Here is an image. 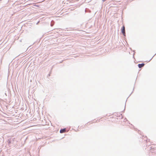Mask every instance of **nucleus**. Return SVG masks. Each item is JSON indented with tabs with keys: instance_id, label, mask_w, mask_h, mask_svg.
<instances>
[{
	"instance_id": "f257e3e1",
	"label": "nucleus",
	"mask_w": 156,
	"mask_h": 156,
	"mask_svg": "<svg viewBox=\"0 0 156 156\" xmlns=\"http://www.w3.org/2000/svg\"><path fill=\"white\" fill-rule=\"evenodd\" d=\"M121 31L122 33L125 36V27L124 26H123L122 29L121 30Z\"/></svg>"
},
{
	"instance_id": "f03ea898",
	"label": "nucleus",
	"mask_w": 156,
	"mask_h": 156,
	"mask_svg": "<svg viewBox=\"0 0 156 156\" xmlns=\"http://www.w3.org/2000/svg\"><path fill=\"white\" fill-rule=\"evenodd\" d=\"M144 65V63L141 64H139L138 65V66L139 68H141L142 67H143Z\"/></svg>"
},
{
	"instance_id": "7ed1b4c3",
	"label": "nucleus",
	"mask_w": 156,
	"mask_h": 156,
	"mask_svg": "<svg viewBox=\"0 0 156 156\" xmlns=\"http://www.w3.org/2000/svg\"><path fill=\"white\" fill-rule=\"evenodd\" d=\"M66 131V129H62L60 130V133H63L65 132Z\"/></svg>"
},
{
	"instance_id": "20e7f679",
	"label": "nucleus",
	"mask_w": 156,
	"mask_h": 156,
	"mask_svg": "<svg viewBox=\"0 0 156 156\" xmlns=\"http://www.w3.org/2000/svg\"><path fill=\"white\" fill-rule=\"evenodd\" d=\"M105 0H103V2H105Z\"/></svg>"
}]
</instances>
